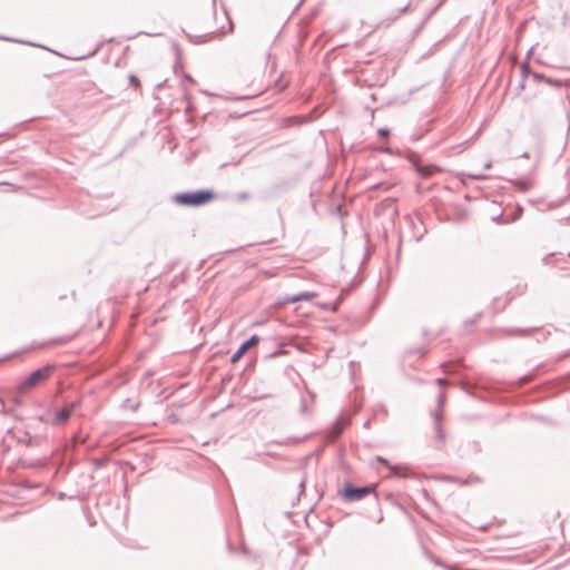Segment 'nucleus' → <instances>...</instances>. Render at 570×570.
Here are the masks:
<instances>
[{
    "instance_id": "12",
    "label": "nucleus",
    "mask_w": 570,
    "mask_h": 570,
    "mask_svg": "<svg viewBox=\"0 0 570 570\" xmlns=\"http://www.w3.org/2000/svg\"><path fill=\"white\" fill-rule=\"evenodd\" d=\"M544 81L551 86H560L561 82L559 80H552L550 78H546Z\"/></svg>"
},
{
    "instance_id": "1",
    "label": "nucleus",
    "mask_w": 570,
    "mask_h": 570,
    "mask_svg": "<svg viewBox=\"0 0 570 570\" xmlns=\"http://www.w3.org/2000/svg\"><path fill=\"white\" fill-rule=\"evenodd\" d=\"M56 370V365L48 364L41 368H38L30 373L24 380H22L17 386V392L19 394H24L28 391L37 387L38 385L45 383L47 380L51 377Z\"/></svg>"
},
{
    "instance_id": "17",
    "label": "nucleus",
    "mask_w": 570,
    "mask_h": 570,
    "mask_svg": "<svg viewBox=\"0 0 570 570\" xmlns=\"http://www.w3.org/2000/svg\"><path fill=\"white\" fill-rule=\"evenodd\" d=\"M517 185H519L522 189H527V187H528V183L527 181H522V180L517 181Z\"/></svg>"
},
{
    "instance_id": "18",
    "label": "nucleus",
    "mask_w": 570,
    "mask_h": 570,
    "mask_svg": "<svg viewBox=\"0 0 570 570\" xmlns=\"http://www.w3.org/2000/svg\"><path fill=\"white\" fill-rule=\"evenodd\" d=\"M521 213H522V209H521V208H519V209H518V212H517V213H514V216H513L512 220L518 219V218L520 217Z\"/></svg>"
},
{
    "instance_id": "13",
    "label": "nucleus",
    "mask_w": 570,
    "mask_h": 570,
    "mask_svg": "<svg viewBox=\"0 0 570 570\" xmlns=\"http://www.w3.org/2000/svg\"><path fill=\"white\" fill-rule=\"evenodd\" d=\"M377 134H379L380 136L387 137V136H389V134H390V131H389V129H386V128H380V129L377 130Z\"/></svg>"
},
{
    "instance_id": "4",
    "label": "nucleus",
    "mask_w": 570,
    "mask_h": 570,
    "mask_svg": "<svg viewBox=\"0 0 570 570\" xmlns=\"http://www.w3.org/2000/svg\"><path fill=\"white\" fill-rule=\"evenodd\" d=\"M445 403V394L441 392L438 396V409L433 412V420H434V429L435 434L439 441H444V431L442 429V420H443V406Z\"/></svg>"
},
{
    "instance_id": "5",
    "label": "nucleus",
    "mask_w": 570,
    "mask_h": 570,
    "mask_svg": "<svg viewBox=\"0 0 570 570\" xmlns=\"http://www.w3.org/2000/svg\"><path fill=\"white\" fill-rule=\"evenodd\" d=\"M79 401L67 403L60 411H58L53 419L50 421L52 425H63L70 419L73 411L79 406Z\"/></svg>"
},
{
    "instance_id": "7",
    "label": "nucleus",
    "mask_w": 570,
    "mask_h": 570,
    "mask_svg": "<svg viewBox=\"0 0 570 570\" xmlns=\"http://www.w3.org/2000/svg\"><path fill=\"white\" fill-rule=\"evenodd\" d=\"M259 341L257 335H253L250 338L245 341L239 348L235 352V354L232 356V362H236L238 358L243 356V354L253 345L257 344Z\"/></svg>"
},
{
    "instance_id": "14",
    "label": "nucleus",
    "mask_w": 570,
    "mask_h": 570,
    "mask_svg": "<svg viewBox=\"0 0 570 570\" xmlns=\"http://www.w3.org/2000/svg\"><path fill=\"white\" fill-rule=\"evenodd\" d=\"M377 460L381 461L382 463H384L390 470H395V468L392 466L385 459L377 458Z\"/></svg>"
},
{
    "instance_id": "15",
    "label": "nucleus",
    "mask_w": 570,
    "mask_h": 570,
    "mask_svg": "<svg viewBox=\"0 0 570 570\" xmlns=\"http://www.w3.org/2000/svg\"><path fill=\"white\" fill-rule=\"evenodd\" d=\"M469 177L472 179H476V180L484 178L483 175H479V174H470Z\"/></svg>"
},
{
    "instance_id": "3",
    "label": "nucleus",
    "mask_w": 570,
    "mask_h": 570,
    "mask_svg": "<svg viewBox=\"0 0 570 570\" xmlns=\"http://www.w3.org/2000/svg\"><path fill=\"white\" fill-rule=\"evenodd\" d=\"M373 492H374L373 485L354 488L350 483H345L344 489L342 491V498H343V500H345L347 502H355V501L362 500L363 498H365L366 495H368Z\"/></svg>"
},
{
    "instance_id": "6",
    "label": "nucleus",
    "mask_w": 570,
    "mask_h": 570,
    "mask_svg": "<svg viewBox=\"0 0 570 570\" xmlns=\"http://www.w3.org/2000/svg\"><path fill=\"white\" fill-rule=\"evenodd\" d=\"M316 296L313 292H301L296 295H287L283 297L279 303L281 304H294L301 301H309Z\"/></svg>"
},
{
    "instance_id": "2",
    "label": "nucleus",
    "mask_w": 570,
    "mask_h": 570,
    "mask_svg": "<svg viewBox=\"0 0 570 570\" xmlns=\"http://www.w3.org/2000/svg\"><path fill=\"white\" fill-rule=\"evenodd\" d=\"M214 197L215 194L212 190H196L177 194L174 196V200L184 206L197 207L210 202Z\"/></svg>"
},
{
    "instance_id": "10",
    "label": "nucleus",
    "mask_w": 570,
    "mask_h": 570,
    "mask_svg": "<svg viewBox=\"0 0 570 570\" xmlns=\"http://www.w3.org/2000/svg\"><path fill=\"white\" fill-rule=\"evenodd\" d=\"M521 70H522V75H523V77H525V76H528V75H531V70H530L529 66H528V65H525V63H523V65L521 66Z\"/></svg>"
},
{
    "instance_id": "11",
    "label": "nucleus",
    "mask_w": 570,
    "mask_h": 570,
    "mask_svg": "<svg viewBox=\"0 0 570 570\" xmlns=\"http://www.w3.org/2000/svg\"><path fill=\"white\" fill-rule=\"evenodd\" d=\"M531 76L534 80H543L546 79V77L541 73H538V72H531Z\"/></svg>"
},
{
    "instance_id": "16",
    "label": "nucleus",
    "mask_w": 570,
    "mask_h": 570,
    "mask_svg": "<svg viewBox=\"0 0 570 570\" xmlns=\"http://www.w3.org/2000/svg\"><path fill=\"white\" fill-rule=\"evenodd\" d=\"M435 383L440 386H443L448 383L445 379H436Z\"/></svg>"
},
{
    "instance_id": "8",
    "label": "nucleus",
    "mask_w": 570,
    "mask_h": 570,
    "mask_svg": "<svg viewBox=\"0 0 570 570\" xmlns=\"http://www.w3.org/2000/svg\"><path fill=\"white\" fill-rule=\"evenodd\" d=\"M537 328H527V330H521V328H510L507 331V333L511 336H529L531 335Z\"/></svg>"
},
{
    "instance_id": "9",
    "label": "nucleus",
    "mask_w": 570,
    "mask_h": 570,
    "mask_svg": "<svg viewBox=\"0 0 570 570\" xmlns=\"http://www.w3.org/2000/svg\"><path fill=\"white\" fill-rule=\"evenodd\" d=\"M129 83L138 88L140 86L139 79L135 75L129 76Z\"/></svg>"
}]
</instances>
